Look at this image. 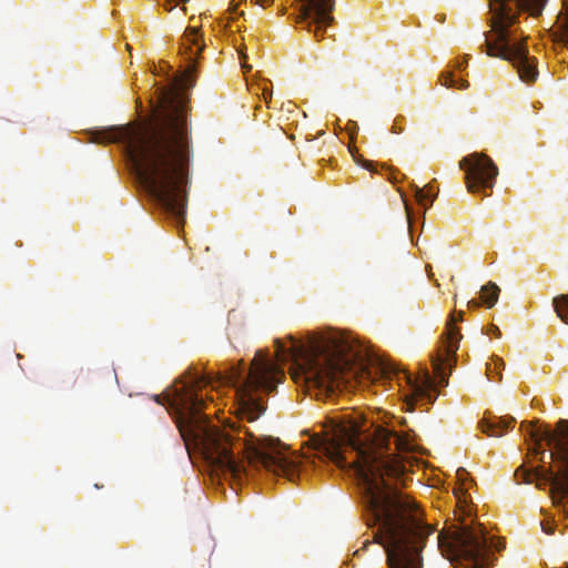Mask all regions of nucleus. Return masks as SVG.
I'll return each instance as SVG.
<instances>
[{
	"label": "nucleus",
	"instance_id": "obj_11",
	"mask_svg": "<svg viewBox=\"0 0 568 568\" xmlns=\"http://www.w3.org/2000/svg\"><path fill=\"white\" fill-rule=\"evenodd\" d=\"M498 295L499 288L494 283H489L480 290V300L487 307H493L497 303Z\"/></svg>",
	"mask_w": 568,
	"mask_h": 568
},
{
	"label": "nucleus",
	"instance_id": "obj_5",
	"mask_svg": "<svg viewBox=\"0 0 568 568\" xmlns=\"http://www.w3.org/2000/svg\"><path fill=\"white\" fill-rule=\"evenodd\" d=\"M554 305L558 316L568 323V296L556 297ZM527 432L535 445L540 446L545 440L551 448L556 470L550 475V490L554 501L558 503L568 496V423L560 420L554 432L528 424Z\"/></svg>",
	"mask_w": 568,
	"mask_h": 568
},
{
	"label": "nucleus",
	"instance_id": "obj_4",
	"mask_svg": "<svg viewBox=\"0 0 568 568\" xmlns=\"http://www.w3.org/2000/svg\"><path fill=\"white\" fill-rule=\"evenodd\" d=\"M544 0H490L491 28L485 34L486 53L493 58L509 61L517 69L524 81L536 80L538 72L524 42H517L513 38L510 27L516 20V9L530 8L532 14H539Z\"/></svg>",
	"mask_w": 568,
	"mask_h": 568
},
{
	"label": "nucleus",
	"instance_id": "obj_2",
	"mask_svg": "<svg viewBox=\"0 0 568 568\" xmlns=\"http://www.w3.org/2000/svg\"><path fill=\"white\" fill-rule=\"evenodd\" d=\"M311 447L338 467L352 466L359 480L366 508L377 526L375 537L384 546L389 568H423V550L434 534L410 499L392 483L404 473L394 453L413 449L407 436L373 427L359 416L333 424L310 439Z\"/></svg>",
	"mask_w": 568,
	"mask_h": 568
},
{
	"label": "nucleus",
	"instance_id": "obj_18",
	"mask_svg": "<svg viewBox=\"0 0 568 568\" xmlns=\"http://www.w3.org/2000/svg\"><path fill=\"white\" fill-rule=\"evenodd\" d=\"M479 304H480V303H479L478 301H476V300H469V301L467 302V306H468L469 308L478 307V306H479Z\"/></svg>",
	"mask_w": 568,
	"mask_h": 568
},
{
	"label": "nucleus",
	"instance_id": "obj_6",
	"mask_svg": "<svg viewBox=\"0 0 568 568\" xmlns=\"http://www.w3.org/2000/svg\"><path fill=\"white\" fill-rule=\"evenodd\" d=\"M437 547L457 568H487L488 546L479 527H464L436 535Z\"/></svg>",
	"mask_w": 568,
	"mask_h": 568
},
{
	"label": "nucleus",
	"instance_id": "obj_3",
	"mask_svg": "<svg viewBox=\"0 0 568 568\" xmlns=\"http://www.w3.org/2000/svg\"><path fill=\"white\" fill-rule=\"evenodd\" d=\"M194 83L189 68L170 89L158 91L154 121L104 130L95 142H121L141 185L178 219L185 214L190 150L184 92Z\"/></svg>",
	"mask_w": 568,
	"mask_h": 568
},
{
	"label": "nucleus",
	"instance_id": "obj_17",
	"mask_svg": "<svg viewBox=\"0 0 568 568\" xmlns=\"http://www.w3.org/2000/svg\"><path fill=\"white\" fill-rule=\"evenodd\" d=\"M435 373H436V376L439 378V382L445 384L446 383V377L444 375V372H443V368H442V365L439 364H436L435 365Z\"/></svg>",
	"mask_w": 568,
	"mask_h": 568
},
{
	"label": "nucleus",
	"instance_id": "obj_20",
	"mask_svg": "<svg viewBox=\"0 0 568 568\" xmlns=\"http://www.w3.org/2000/svg\"><path fill=\"white\" fill-rule=\"evenodd\" d=\"M364 166H365L366 169H371V163H368V162H366V161H365V162H364Z\"/></svg>",
	"mask_w": 568,
	"mask_h": 568
},
{
	"label": "nucleus",
	"instance_id": "obj_14",
	"mask_svg": "<svg viewBox=\"0 0 568 568\" xmlns=\"http://www.w3.org/2000/svg\"><path fill=\"white\" fill-rule=\"evenodd\" d=\"M443 84L445 87L457 88L459 90L466 89L468 87L467 81L462 79L456 80L453 74H447L444 79Z\"/></svg>",
	"mask_w": 568,
	"mask_h": 568
},
{
	"label": "nucleus",
	"instance_id": "obj_8",
	"mask_svg": "<svg viewBox=\"0 0 568 568\" xmlns=\"http://www.w3.org/2000/svg\"><path fill=\"white\" fill-rule=\"evenodd\" d=\"M403 379L406 383L407 392L405 393V402L408 410H413L414 404L420 402L430 404L437 397L435 381L428 373L424 372L418 375L403 372Z\"/></svg>",
	"mask_w": 568,
	"mask_h": 568
},
{
	"label": "nucleus",
	"instance_id": "obj_1",
	"mask_svg": "<svg viewBox=\"0 0 568 568\" xmlns=\"http://www.w3.org/2000/svg\"><path fill=\"white\" fill-rule=\"evenodd\" d=\"M274 352L255 353L248 369L241 362L229 375L190 378L176 383L168 394L178 428L186 447L193 444L205 459L236 477L242 466L235 455L245 452L252 465L294 481L302 457L288 453L268 436L263 398L282 382L280 362L292 361L290 374L308 389L333 392L359 375L384 372V364L352 335L328 331L306 344L292 337L274 342Z\"/></svg>",
	"mask_w": 568,
	"mask_h": 568
},
{
	"label": "nucleus",
	"instance_id": "obj_16",
	"mask_svg": "<svg viewBox=\"0 0 568 568\" xmlns=\"http://www.w3.org/2000/svg\"><path fill=\"white\" fill-rule=\"evenodd\" d=\"M479 427L483 433L488 434L489 436H496V434L493 432V426L486 422H481L479 424Z\"/></svg>",
	"mask_w": 568,
	"mask_h": 568
},
{
	"label": "nucleus",
	"instance_id": "obj_19",
	"mask_svg": "<svg viewBox=\"0 0 568 568\" xmlns=\"http://www.w3.org/2000/svg\"><path fill=\"white\" fill-rule=\"evenodd\" d=\"M493 334H497V335H499V329H498V327H493Z\"/></svg>",
	"mask_w": 568,
	"mask_h": 568
},
{
	"label": "nucleus",
	"instance_id": "obj_15",
	"mask_svg": "<svg viewBox=\"0 0 568 568\" xmlns=\"http://www.w3.org/2000/svg\"><path fill=\"white\" fill-rule=\"evenodd\" d=\"M197 33H199L197 28L192 27L186 30L185 37H186L187 41H190L192 44H196L197 43Z\"/></svg>",
	"mask_w": 568,
	"mask_h": 568
},
{
	"label": "nucleus",
	"instance_id": "obj_7",
	"mask_svg": "<svg viewBox=\"0 0 568 568\" xmlns=\"http://www.w3.org/2000/svg\"><path fill=\"white\" fill-rule=\"evenodd\" d=\"M459 166L465 172L467 189L473 193L491 187L498 174L493 160L481 153H473L463 158Z\"/></svg>",
	"mask_w": 568,
	"mask_h": 568
},
{
	"label": "nucleus",
	"instance_id": "obj_9",
	"mask_svg": "<svg viewBox=\"0 0 568 568\" xmlns=\"http://www.w3.org/2000/svg\"><path fill=\"white\" fill-rule=\"evenodd\" d=\"M307 10L312 11L315 16V22L318 24V28L322 26H326L329 23L331 18L328 17V12L333 10L334 2L333 0H303Z\"/></svg>",
	"mask_w": 568,
	"mask_h": 568
},
{
	"label": "nucleus",
	"instance_id": "obj_13",
	"mask_svg": "<svg viewBox=\"0 0 568 568\" xmlns=\"http://www.w3.org/2000/svg\"><path fill=\"white\" fill-rule=\"evenodd\" d=\"M443 84L445 87L457 88L459 90L466 89L468 87L467 81L462 79L456 80L453 74H447L444 79Z\"/></svg>",
	"mask_w": 568,
	"mask_h": 568
},
{
	"label": "nucleus",
	"instance_id": "obj_10",
	"mask_svg": "<svg viewBox=\"0 0 568 568\" xmlns=\"http://www.w3.org/2000/svg\"><path fill=\"white\" fill-rule=\"evenodd\" d=\"M463 312L458 313V316L453 314L450 316L449 322L447 323L446 327V335H445V348L447 353V357H452L455 355V353L458 349V344L462 338V335L458 332V328L456 327V322L460 321L463 318Z\"/></svg>",
	"mask_w": 568,
	"mask_h": 568
},
{
	"label": "nucleus",
	"instance_id": "obj_12",
	"mask_svg": "<svg viewBox=\"0 0 568 568\" xmlns=\"http://www.w3.org/2000/svg\"><path fill=\"white\" fill-rule=\"evenodd\" d=\"M415 199L419 205L426 207L427 204L432 203V201H433L432 189L427 185L424 187L416 186L415 187Z\"/></svg>",
	"mask_w": 568,
	"mask_h": 568
}]
</instances>
